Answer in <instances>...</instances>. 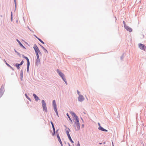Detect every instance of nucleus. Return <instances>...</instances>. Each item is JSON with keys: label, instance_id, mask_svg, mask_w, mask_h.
I'll list each match as a JSON object with an SVG mask.
<instances>
[{"label": "nucleus", "instance_id": "19", "mask_svg": "<svg viewBox=\"0 0 146 146\" xmlns=\"http://www.w3.org/2000/svg\"><path fill=\"white\" fill-rule=\"evenodd\" d=\"M36 38L39 40V41H40L43 44H44V42L42 41L40 39L38 38H37V37H36Z\"/></svg>", "mask_w": 146, "mask_h": 146}, {"label": "nucleus", "instance_id": "26", "mask_svg": "<svg viewBox=\"0 0 146 146\" xmlns=\"http://www.w3.org/2000/svg\"><path fill=\"white\" fill-rule=\"evenodd\" d=\"M52 128H53V131H55V128L54 127V125H53V126H52Z\"/></svg>", "mask_w": 146, "mask_h": 146}, {"label": "nucleus", "instance_id": "15", "mask_svg": "<svg viewBox=\"0 0 146 146\" xmlns=\"http://www.w3.org/2000/svg\"><path fill=\"white\" fill-rule=\"evenodd\" d=\"M3 90L2 89H0V98L3 95Z\"/></svg>", "mask_w": 146, "mask_h": 146}, {"label": "nucleus", "instance_id": "28", "mask_svg": "<svg viewBox=\"0 0 146 146\" xmlns=\"http://www.w3.org/2000/svg\"><path fill=\"white\" fill-rule=\"evenodd\" d=\"M123 24H124V27H125V26H127V25L125 24V23L124 21H123Z\"/></svg>", "mask_w": 146, "mask_h": 146}, {"label": "nucleus", "instance_id": "13", "mask_svg": "<svg viewBox=\"0 0 146 146\" xmlns=\"http://www.w3.org/2000/svg\"><path fill=\"white\" fill-rule=\"evenodd\" d=\"M98 129H100L101 131H108L107 130L104 129V128H103L102 127H99Z\"/></svg>", "mask_w": 146, "mask_h": 146}, {"label": "nucleus", "instance_id": "21", "mask_svg": "<svg viewBox=\"0 0 146 146\" xmlns=\"http://www.w3.org/2000/svg\"><path fill=\"white\" fill-rule=\"evenodd\" d=\"M54 111H55V112L58 114V112H57V111L56 109V107H54Z\"/></svg>", "mask_w": 146, "mask_h": 146}, {"label": "nucleus", "instance_id": "16", "mask_svg": "<svg viewBox=\"0 0 146 146\" xmlns=\"http://www.w3.org/2000/svg\"><path fill=\"white\" fill-rule=\"evenodd\" d=\"M17 41L18 42L19 44H20V45L22 47H24V46L17 39Z\"/></svg>", "mask_w": 146, "mask_h": 146}, {"label": "nucleus", "instance_id": "32", "mask_svg": "<svg viewBox=\"0 0 146 146\" xmlns=\"http://www.w3.org/2000/svg\"><path fill=\"white\" fill-rule=\"evenodd\" d=\"M14 1H15V4L16 3V1H15V0H14Z\"/></svg>", "mask_w": 146, "mask_h": 146}, {"label": "nucleus", "instance_id": "20", "mask_svg": "<svg viewBox=\"0 0 146 146\" xmlns=\"http://www.w3.org/2000/svg\"><path fill=\"white\" fill-rule=\"evenodd\" d=\"M19 64H16L15 66L18 69H19L20 67H19Z\"/></svg>", "mask_w": 146, "mask_h": 146}, {"label": "nucleus", "instance_id": "14", "mask_svg": "<svg viewBox=\"0 0 146 146\" xmlns=\"http://www.w3.org/2000/svg\"><path fill=\"white\" fill-rule=\"evenodd\" d=\"M36 101H37L39 100L38 98L36 96L35 94H33V95Z\"/></svg>", "mask_w": 146, "mask_h": 146}, {"label": "nucleus", "instance_id": "33", "mask_svg": "<svg viewBox=\"0 0 146 146\" xmlns=\"http://www.w3.org/2000/svg\"><path fill=\"white\" fill-rule=\"evenodd\" d=\"M98 124H99V126H100V123H98Z\"/></svg>", "mask_w": 146, "mask_h": 146}, {"label": "nucleus", "instance_id": "6", "mask_svg": "<svg viewBox=\"0 0 146 146\" xmlns=\"http://www.w3.org/2000/svg\"><path fill=\"white\" fill-rule=\"evenodd\" d=\"M139 48L142 50H145L146 48V47L145 45L142 44H139Z\"/></svg>", "mask_w": 146, "mask_h": 146}, {"label": "nucleus", "instance_id": "12", "mask_svg": "<svg viewBox=\"0 0 146 146\" xmlns=\"http://www.w3.org/2000/svg\"><path fill=\"white\" fill-rule=\"evenodd\" d=\"M66 133L68 136H70V135L69 133V132L70 131V129L68 128H66Z\"/></svg>", "mask_w": 146, "mask_h": 146}, {"label": "nucleus", "instance_id": "5", "mask_svg": "<svg viewBox=\"0 0 146 146\" xmlns=\"http://www.w3.org/2000/svg\"><path fill=\"white\" fill-rule=\"evenodd\" d=\"M23 58H25L27 60V70H28L29 68V67L30 65V62L29 61V60L28 59V58L26 56H23Z\"/></svg>", "mask_w": 146, "mask_h": 146}, {"label": "nucleus", "instance_id": "25", "mask_svg": "<svg viewBox=\"0 0 146 146\" xmlns=\"http://www.w3.org/2000/svg\"><path fill=\"white\" fill-rule=\"evenodd\" d=\"M55 134V131H54L52 133V135L53 136H54Z\"/></svg>", "mask_w": 146, "mask_h": 146}, {"label": "nucleus", "instance_id": "23", "mask_svg": "<svg viewBox=\"0 0 146 146\" xmlns=\"http://www.w3.org/2000/svg\"><path fill=\"white\" fill-rule=\"evenodd\" d=\"M24 63V61L23 60H22L20 64H19V65L20 66V65H22L23 63Z\"/></svg>", "mask_w": 146, "mask_h": 146}, {"label": "nucleus", "instance_id": "18", "mask_svg": "<svg viewBox=\"0 0 146 146\" xmlns=\"http://www.w3.org/2000/svg\"><path fill=\"white\" fill-rule=\"evenodd\" d=\"M4 61L5 62V63L6 65L9 67H10L11 68H12V67L9 64H8L6 61L5 60H4Z\"/></svg>", "mask_w": 146, "mask_h": 146}, {"label": "nucleus", "instance_id": "4", "mask_svg": "<svg viewBox=\"0 0 146 146\" xmlns=\"http://www.w3.org/2000/svg\"><path fill=\"white\" fill-rule=\"evenodd\" d=\"M79 121L78 122L76 121V124L75 126V129L76 130H78L80 129V124L79 123Z\"/></svg>", "mask_w": 146, "mask_h": 146}, {"label": "nucleus", "instance_id": "17", "mask_svg": "<svg viewBox=\"0 0 146 146\" xmlns=\"http://www.w3.org/2000/svg\"><path fill=\"white\" fill-rule=\"evenodd\" d=\"M53 107H56V102L55 100H54L53 101Z\"/></svg>", "mask_w": 146, "mask_h": 146}, {"label": "nucleus", "instance_id": "31", "mask_svg": "<svg viewBox=\"0 0 146 146\" xmlns=\"http://www.w3.org/2000/svg\"><path fill=\"white\" fill-rule=\"evenodd\" d=\"M51 124H52V126H53V125H53L52 122H51Z\"/></svg>", "mask_w": 146, "mask_h": 146}, {"label": "nucleus", "instance_id": "34", "mask_svg": "<svg viewBox=\"0 0 146 146\" xmlns=\"http://www.w3.org/2000/svg\"><path fill=\"white\" fill-rule=\"evenodd\" d=\"M69 146H70V144H69Z\"/></svg>", "mask_w": 146, "mask_h": 146}, {"label": "nucleus", "instance_id": "11", "mask_svg": "<svg viewBox=\"0 0 146 146\" xmlns=\"http://www.w3.org/2000/svg\"><path fill=\"white\" fill-rule=\"evenodd\" d=\"M57 137L58 138V141L60 143V144L61 145V146H63V144L62 143V141L61 140V139L60 138V136H59V134L58 133L57 134Z\"/></svg>", "mask_w": 146, "mask_h": 146}, {"label": "nucleus", "instance_id": "2", "mask_svg": "<svg viewBox=\"0 0 146 146\" xmlns=\"http://www.w3.org/2000/svg\"><path fill=\"white\" fill-rule=\"evenodd\" d=\"M33 48L35 50V51L36 52V55H37V54H38V53L40 54L41 52L39 50V49L38 48V47L36 46V45L35 44L34 45L33 47Z\"/></svg>", "mask_w": 146, "mask_h": 146}, {"label": "nucleus", "instance_id": "9", "mask_svg": "<svg viewBox=\"0 0 146 146\" xmlns=\"http://www.w3.org/2000/svg\"><path fill=\"white\" fill-rule=\"evenodd\" d=\"M78 99L79 101L81 102H82L83 100H84V98L81 95H79V96L78 98Z\"/></svg>", "mask_w": 146, "mask_h": 146}, {"label": "nucleus", "instance_id": "35", "mask_svg": "<svg viewBox=\"0 0 146 146\" xmlns=\"http://www.w3.org/2000/svg\"><path fill=\"white\" fill-rule=\"evenodd\" d=\"M11 17H12V13H11Z\"/></svg>", "mask_w": 146, "mask_h": 146}, {"label": "nucleus", "instance_id": "27", "mask_svg": "<svg viewBox=\"0 0 146 146\" xmlns=\"http://www.w3.org/2000/svg\"><path fill=\"white\" fill-rule=\"evenodd\" d=\"M42 47L44 50H45V51H46L47 52H48V51L46 50L43 46H42Z\"/></svg>", "mask_w": 146, "mask_h": 146}, {"label": "nucleus", "instance_id": "7", "mask_svg": "<svg viewBox=\"0 0 146 146\" xmlns=\"http://www.w3.org/2000/svg\"><path fill=\"white\" fill-rule=\"evenodd\" d=\"M71 114L72 116L75 118L76 121L78 122L79 121L78 119L76 114L72 112H71Z\"/></svg>", "mask_w": 146, "mask_h": 146}, {"label": "nucleus", "instance_id": "10", "mask_svg": "<svg viewBox=\"0 0 146 146\" xmlns=\"http://www.w3.org/2000/svg\"><path fill=\"white\" fill-rule=\"evenodd\" d=\"M125 28L129 32H131L132 31V29L130 27H129L128 26H125Z\"/></svg>", "mask_w": 146, "mask_h": 146}, {"label": "nucleus", "instance_id": "22", "mask_svg": "<svg viewBox=\"0 0 146 146\" xmlns=\"http://www.w3.org/2000/svg\"><path fill=\"white\" fill-rule=\"evenodd\" d=\"M66 115H67L68 116V118H69V120H70V121H72V120H71V119L70 118V116H69V115L68 114V113H67L66 114Z\"/></svg>", "mask_w": 146, "mask_h": 146}, {"label": "nucleus", "instance_id": "8", "mask_svg": "<svg viewBox=\"0 0 146 146\" xmlns=\"http://www.w3.org/2000/svg\"><path fill=\"white\" fill-rule=\"evenodd\" d=\"M36 55L37 56V58L36 60V65H38L39 64L40 59L39 58V55L37 54Z\"/></svg>", "mask_w": 146, "mask_h": 146}, {"label": "nucleus", "instance_id": "29", "mask_svg": "<svg viewBox=\"0 0 146 146\" xmlns=\"http://www.w3.org/2000/svg\"><path fill=\"white\" fill-rule=\"evenodd\" d=\"M77 93L79 95H80V92H79L78 90H77Z\"/></svg>", "mask_w": 146, "mask_h": 146}, {"label": "nucleus", "instance_id": "1", "mask_svg": "<svg viewBox=\"0 0 146 146\" xmlns=\"http://www.w3.org/2000/svg\"><path fill=\"white\" fill-rule=\"evenodd\" d=\"M56 71L58 73L60 76L61 77L62 79L65 82L66 84H67V83L66 81V78L64 77V74L62 72H61L58 69H57Z\"/></svg>", "mask_w": 146, "mask_h": 146}, {"label": "nucleus", "instance_id": "24", "mask_svg": "<svg viewBox=\"0 0 146 146\" xmlns=\"http://www.w3.org/2000/svg\"><path fill=\"white\" fill-rule=\"evenodd\" d=\"M68 137L70 141H71V140H72L70 135L68 136Z\"/></svg>", "mask_w": 146, "mask_h": 146}, {"label": "nucleus", "instance_id": "3", "mask_svg": "<svg viewBox=\"0 0 146 146\" xmlns=\"http://www.w3.org/2000/svg\"><path fill=\"white\" fill-rule=\"evenodd\" d=\"M42 108L43 109V110H45V111L47 112V109L46 107V104L44 100H42Z\"/></svg>", "mask_w": 146, "mask_h": 146}, {"label": "nucleus", "instance_id": "30", "mask_svg": "<svg viewBox=\"0 0 146 146\" xmlns=\"http://www.w3.org/2000/svg\"><path fill=\"white\" fill-rule=\"evenodd\" d=\"M70 142L72 143H74V142L72 140H71V141H70Z\"/></svg>", "mask_w": 146, "mask_h": 146}]
</instances>
